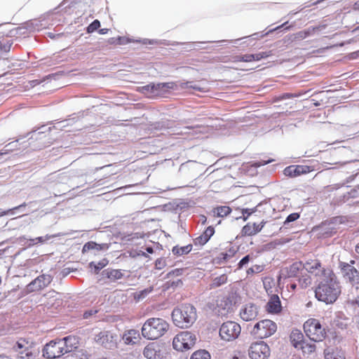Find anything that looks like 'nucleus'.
<instances>
[{
  "label": "nucleus",
  "instance_id": "f257e3e1",
  "mask_svg": "<svg viewBox=\"0 0 359 359\" xmlns=\"http://www.w3.org/2000/svg\"><path fill=\"white\" fill-rule=\"evenodd\" d=\"M341 294V286L332 271H327L315 290V297L326 304H333Z\"/></svg>",
  "mask_w": 359,
  "mask_h": 359
},
{
  "label": "nucleus",
  "instance_id": "f03ea898",
  "mask_svg": "<svg viewBox=\"0 0 359 359\" xmlns=\"http://www.w3.org/2000/svg\"><path fill=\"white\" fill-rule=\"evenodd\" d=\"M196 308L189 304H182L173 309L172 319L175 326L180 328L190 327L196 320Z\"/></svg>",
  "mask_w": 359,
  "mask_h": 359
},
{
  "label": "nucleus",
  "instance_id": "7ed1b4c3",
  "mask_svg": "<svg viewBox=\"0 0 359 359\" xmlns=\"http://www.w3.org/2000/svg\"><path fill=\"white\" fill-rule=\"evenodd\" d=\"M169 324L160 318H151L146 320L142 327L144 338L154 340L162 337L168 330Z\"/></svg>",
  "mask_w": 359,
  "mask_h": 359
},
{
  "label": "nucleus",
  "instance_id": "20e7f679",
  "mask_svg": "<svg viewBox=\"0 0 359 359\" xmlns=\"http://www.w3.org/2000/svg\"><path fill=\"white\" fill-rule=\"evenodd\" d=\"M178 87L182 89L190 88L199 92L206 91L205 87L194 81L158 83H154V97H161L170 90H177Z\"/></svg>",
  "mask_w": 359,
  "mask_h": 359
},
{
  "label": "nucleus",
  "instance_id": "39448f33",
  "mask_svg": "<svg viewBox=\"0 0 359 359\" xmlns=\"http://www.w3.org/2000/svg\"><path fill=\"white\" fill-rule=\"evenodd\" d=\"M304 330L306 336L315 342L322 341L327 335L325 328L316 318L307 320L304 324Z\"/></svg>",
  "mask_w": 359,
  "mask_h": 359
},
{
  "label": "nucleus",
  "instance_id": "423d86ee",
  "mask_svg": "<svg viewBox=\"0 0 359 359\" xmlns=\"http://www.w3.org/2000/svg\"><path fill=\"white\" fill-rule=\"evenodd\" d=\"M344 222L342 217H334L330 220L323 222L316 226L320 237L328 238L335 234L339 229L340 224Z\"/></svg>",
  "mask_w": 359,
  "mask_h": 359
},
{
  "label": "nucleus",
  "instance_id": "0eeeda50",
  "mask_svg": "<svg viewBox=\"0 0 359 359\" xmlns=\"http://www.w3.org/2000/svg\"><path fill=\"white\" fill-rule=\"evenodd\" d=\"M95 341L108 350H114L118 346V337L109 330H102L95 335Z\"/></svg>",
  "mask_w": 359,
  "mask_h": 359
},
{
  "label": "nucleus",
  "instance_id": "6e6552de",
  "mask_svg": "<svg viewBox=\"0 0 359 359\" xmlns=\"http://www.w3.org/2000/svg\"><path fill=\"white\" fill-rule=\"evenodd\" d=\"M196 341L195 334L190 332H182L177 334L172 341L173 348L180 351L190 349Z\"/></svg>",
  "mask_w": 359,
  "mask_h": 359
},
{
  "label": "nucleus",
  "instance_id": "1a4fd4ad",
  "mask_svg": "<svg viewBox=\"0 0 359 359\" xmlns=\"http://www.w3.org/2000/svg\"><path fill=\"white\" fill-rule=\"evenodd\" d=\"M240 325L234 321H226L222 324L219 328V337L225 341H232L236 339L241 334Z\"/></svg>",
  "mask_w": 359,
  "mask_h": 359
},
{
  "label": "nucleus",
  "instance_id": "9d476101",
  "mask_svg": "<svg viewBox=\"0 0 359 359\" xmlns=\"http://www.w3.org/2000/svg\"><path fill=\"white\" fill-rule=\"evenodd\" d=\"M277 330L276 324L269 319L257 323L252 330V333L258 338L264 339L273 334Z\"/></svg>",
  "mask_w": 359,
  "mask_h": 359
},
{
  "label": "nucleus",
  "instance_id": "9b49d317",
  "mask_svg": "<svg viewBox=\"0 0 359 359\" xmlns=\"http://www.w3.org/2000/svg\"><path fill=\"white\" fill-rule=\"evenodd\" d=\"M62 341L55 339L46 344L43 348V356L48 359H55L65 354L63 348Z\"/></svg>",
  "mask_w": 359,
  "mask_h": 359
},
{
  "label": "nucleus",
  "instance_id": "f8f14e48",
  "mask_svg": "<svg viewBox=\"0 0 359 359\" xmlns=\"http://www.w3.org/2000/svg\"><path fill=\"white\" fill-rule=\"evenodd\" d=\"M339 266L346 281L352 285V290H357L359 284V271L351 264L345 262H340Z\"/></svg>",
  "mask_w": 359,
  "mask_h": 359
},
{
  "label": "nucleus",
  "instance_id": "ddd939ff",
  "mask_svg": "<svg viewBox=\"0 0 359 359\" xmlns=\"http://www.w3.org/2000/svg\"><path fill=\"white\" fill-rule=\"evenodd\" d=\"M251 359H266L270 355V348L263 341L251 344L248 350Z\"/></svg>",
  "mask_w": 359,
  "mask_h": 359
},
{
  "label": "nucleus",
  "instance_id": "4468645a",
  "mask_svg": "<svg viewBox=\"0 0 359 359\" xmlns=\"http://www.w3.org/2000/svg\"><path fill=\"white\" fill-rule=\"evenodd\" d=\"M52 280L53 277L49 274L40 275L26 286V293L41 290L47 287Z\"/></svg>",
  "mask_w": 359,
  "mask_h": 359
},
{
  "label": "nucleus",
  "instance_id": "2eb2a0df",
  "mask_svg": "<svg viewBox=\"0 0 359 359\" xmlns=\"http://www.w3.org/2000/svg\"><path fill=\"white\" fill-rule=\"evenodd\" d=\"M304 270L315 275L316 276H320L323 278L325 276L327 271H332L328 268H325L322 266L320 262L318 259H309L303 264Z\"/></svg>",
  "mask_w": 359,
  "mask_h": 359
},
{
  "label": "nucleus",
  "instance_id": "dca6fc26",
  "mask_svg": "<svg viewBox=\"0 0 359 359\" xmlns=\"http://www.w3.org/2000/svg\"><path fill=\"white\" fill-rule=\"evenodd\" d=\"M259 314V307L252 303L243 306L240 311V316L245 321L255 320Z\"/></svg>",
  "mask_w": 359,
  "mask_h": 359
},
{
  "label": "nucleus",
  "instance_id": "f3484780",
  "mask_svg": "<svg viewBox=\"0 0 359 359\" xmlns=\"http://www.w3.org/2000/svg\"><path fill=\"white\" fill-rule=\"evenodd\" d=\"M313 169L309 165H292L284 169V175L289 177H297L303 174L311 172Z\"/></svg>",
  "mask_w": 359,
  "mask_h": 359
},
{
  "label": "nucleus",
  "instance_id": "a211bd4d",
  "mask_svg": "<svg viewBox=\"0 0 359 359\" xmlns=\"http://www.w3.org/2000/svg\"><path fill=\"white\" fill-rule=\"evenodd\" d=\"M266 311L269 313L277 314L282 310L281 302L277 294H272L266 306Z\"/></svg>",
  "mask_w": 359,
  "mask_h": 359
},
{
  "label": "nucleus",
  "instance_id": "6ab92c4d",
  "mask_svg": "<svg viewBox=\"0 0 359 359\" xmlns=\"http://www.w3.org/2000/svg\"><path fill=\"white\" fill-rule=\"evenodd\" d=\"M303 271L304 266L302 262H296L283 270L286 273L287 278H299Z\"/></svg>",
  "mask_w": 359,
  "mask_h": 359
},
{
  "label": "nucleus",
  "instance_id": "aec40b11",
  "mask_svg": "<svg viewBox=\"0 0 359 359\" xmlns=\"http://www.w3.org/2000/svg\"><path fill=\"white\" fill-rule=\"evenodd\" d=\"M359 198V186L352 189L350 191L344 194L336 199L337 203H347L348 205L353 203V199Z\"/></svg>",
  "mask_w": 359,
  "mask_h": 359
},
{
  "label": "nucleus",
  "instance_id": "412c9836",
  "mask_svg": "<svg viewBox=\"0 0 359 359\" xmlns=\"http://www.w3.org/2000/svg\"><path fill=\"white\" fill-rule=\"evenodd\" d=\"M60 339V341H62V344L64 345L62 346L65 353L72 352L78 347L79 339L75 336L69 335Z\"/></svg>",
  "mask_w": 359,
  "mask_h": 359
},
{
  "label": "nucleus",
  "instance_id": "4be33fe9",
  "mask_svg": "<svg viewBox=\"0 0 359 359\" xmlns=\"http://www.w3.org/2000/svg\"><path fill=\"white\" fill-rule=\"evenodd\" d=\"M266 222L264 220L259 224L248 223L242 229V234L243 236H253L259 233L264 228Z\"/></svg>",
  "mask_w": 359,
  "mask_h": 359
},
{
  "label": "nucleus",
  "instance_id": "5701e85b",
  "mask_svg": "<svg viewBox=\"0 0 359 359\" xmlns=\"http://www.w3.org/2000/svg\"><path fill=\"white\" fill-rule=\"evenodd\" d=\"M102 279H109L110 282H115L123 277V273L120 269H106L101 273Z\"/></svg>",
  "mask_w": 359,
  "mask_h": 359
},
{
  "label": "nucleus",
  "instance_id": "b1692460",
  "mask_svg": "<svg viewBox=\"0 0 359 359\" xmlns=\"http://www.w3.org/2000/svg\"><path fill=\"white\" fill-rule=\"evenodd\" d=\"M272 55V51L260 52L255 54H245L239 57L238 60L242 62L259 61L262 59L266 58Z\"/></svg>",
  "mask_w": 359,
  "mask_h": 359
},
{
  "label": "nucleus",
  "instance_id": "393cba45",
  "mask_svg": "<svg viewBox=\"0 0 359 359\" xmlns=\"http://www.w3.org/2000/svg\"><path fill=\"white\" fill-rule=\"evenodd\" d=\"M56 236H60V234L58 235H46L44 236H39L35 238H27L26 236H23L18 238L19 241L20 243L23 242H28L27 246L32 247L34 245L39 244V243H43L46 242L48 240H49L51 238H55ZM26 243H25V244Z\"/></svg>",
  "mask_w": 359,
  "mask_h": 359
},
{
  "label": "nucleus",
  "instance_id": "a878e982",
  "mask_svg": "<svg viewBox=\"0 0 359 359\" xmlns=\"http://www.w3.org/2000/svg\"><path fill=\"white\" fill-rule=\"evenodd\" d=\"M140 339L139 331L133 329L125 331L122 335V339L127 345H133L136 344Z\"/></svg>",
  "mask_w": 359,
  "mask_h": 359
},
{
  "label": "nucleus",
  "instance_id": "bb28decb",
  "mask_svg": "<svg viewBox=\"0 0 359 359\" xmlns=\"http://www.w3.org/2000/svg\"><path fill=\"white\" fill-rule=\"evenodd\" d=\"M143 355L147 359H158L160 358L159 346L154 344L150 343L145 346L143 351Z\"/></svg>",
  "mask_w": 359,
  "mask_h": 359
},
{
  "label": "nucleus",
  "instance_id": "cd10ccee",
  "mask_svg": "<svg viewBox=\"0 0 359 359\" xmlns=\"http://www.w3.org/2000/svg\"><path fill=\"white\" fill-rule=\"evenodd\" d=\"M290 338L292 344L296 348H299L302 344H305L304 334L299 330H293L290 334Z\"/></svg>",
  "mask_w": 359,
  "mask_h": 359
},
{
  "label": "nucleus",
  "instance_id": "c85d7f7f",
  "mask_svg": "<svg viewBox=\"0 0 359 359\" xmlns=\"http://www.w3.org/2000/svg\"><path fill=\"white\" fill-rule=\"evenodd\" d=\"M236 253V250L231 248L226 252H221L218 255V256L215 259L217 264H223L228 261H229L231 258L234 257Z\"/></svg>",
  "mask_w": 359,
  "mask_h": 359
},
{
  "label": "nucleus",
  "instance_id": "c756f323",
  "mask_svg": "<svg viewBox=\"0 0 359 359\" xmlns=\"http://www.w3.org/2000/svg\"><path fill=\"white\" fill-rule=\"evenodd\" d=\"M108 249V245L106 243L98 244L93 241H90L84 244L83 246L82 252H86L91 250H95L97 251L104 250Z\"/></svg>",
  "mask_w": 359,
  "mask_h": 359
},
{
  "label": "nucleus",
  "instance_id": "7c9ffc66",
  "mask_svg": "<svg viewBox=\"0 0 359 359\" xmlns=\"http://www.w3.org/2000/svg\"><path fill=\"white\" fill-rule=\"evenodd\" d=\"M228 302L225 299L217 301L216 307L213 309L214 313L218 316H224L229 311Z\"/></svg>",
  "mask_w": 359,
  "mask_h": 359
},
{
  "label": "nucleus",
  "instance_id": "2f4dec72",
  "mask_svg": "<svg viewBox=\"0 0 359 359\" xmlns=\"http://www.w3.org/2000/svg\"><path fill=\"white\" fill-rule=\"evenodd\" d=\"M324 353L325 359H345L343 353L337 348H326Z\"/></svg>",
  "mask_w": 359,
  "mask_h": 359
},
{
  "label": "nucleus",
  "instance_id": "473e14b6",
  "mask_svg": "<svg viewBox=\"0 0 359 359\" xmlns=\"http://www.w3.org/2000/svg\"><path fill=\"white\" fill-rule=\"evenodd\" d=\"M191 250L192 245L191 244H189L183 247H179L178 245H175L172 248V252L175 255L182 256L189 254L191 251Z\"/></svg>",
  "mask_w": 359,
  "mask_h": 359
},
{
  "label": "nucleus",
  "instance_id": "72a5a7b5",
  "mask_svg": "<svg viewBox=\"0 0 359 359\" xmlns=\"http://www.w3.org/2000/svg\"><path fill=\"white\" fill-rule=\"evenodd\" d=\"M298 283L302 288H306L311 283V278L307 273H302L298 278Z\"/></svg>",
  "mask_w": 359,
  "mask_h": 359
},
{
  "label": "nucleus",
  "instance_id": "f704fd0d",
  "mask_svg": "<svg viewBox=\"0 0 359 359\" xmlns=\"http://www.w3.org/2000/svg\"><path fill=\"white\" fill-rule=\"evenodd\" d=\"M227 281V276L226 274H222L219 276L215 278L212 283L210 285V288L218 287L224 284H225Z\"/></svg>",
  "mask_w": 359,
  "mask_h": 359
},
{
  "label": "nucleus",
  "instance_id": "c9c22d12",
  "mask_svg": "<svg viewBox=\"0 0 359 359\" xmlns=\"http://www.w3.org/2000/svg\"><path fill=\"white\" fill-rule=\"evenodd\" d=\"M231 212V209L229 206H218L214 210V214L219 217L227 216Z\"/></svg>",
  "mask_w": 359,
  "mask_h": 359
},
{
  "label": "nucleus",
  "instance_id": "e433bc0d",
  "mask_svg": "<svg viewBox=\"0 0 359 359\" xmlns=\"http://www.w3.org/2000/svg\"><path fill=\"white\" fill-rule=\"evenodd\" d=\"M190 359H210V354L205 350H199L194 352Z\"/></svg>",
  "mask_w": 359,
  "mask_h": 359
},
{
  "label": "nucleus",
  "instance_id": "4c0bfd02",
  "mask_svg": "<svg viewBox=\"0 0 359 359\" xmlns=\"http://www.w3.org/2000/svg\"><path fill=\"white\" fill-rule=\"evenodd\" d=\"M108 264V261L105 259L102 261L95 263L92 262L90 263V267L91 269H94L95 273H97L101 269H102L107 264Z\"/></svg>",
  "mask_w": 359,
  "mask_h": 359
},
{
  "label": "nucleus",
  "instance_id": "58836bf2",
  "mask_svg": "<svg viewBox=\"0 0 359 359\" xmlns=\"http://www.w3.org/2000/svg\"><path fill=\"white\" fill-rule=\"evenodd\" d=\"M299 217H300V215H299V213H297V212H293V213L290 214L286 217L285 222H283V225L280 228V229H282L283 228L287 229L290 223L297 220L299 218Z\"/></svg>",
  "mask_w": 359,
  "mask_h": 359
},
{
  "label": "nucleus",
  "instance_id": "ea45409f",
  "mask_svg": "<svg viewBox=\"0 0 359 359\" xmlns=\"http://www.w3.org/2000/svg\"><path fill=\"white\" fill-rule=\"evenodd\" d=\"M299 348L302 349L304 353H311L316 350V345L313 343H308L305 341Z\"/></svg>",
  "mask_w": 359,
  "mask_h": 359
},
{
  "label": "nucleus",
  "instance_id": "a19ab883",
  "mask_svg": "<svg viewBox=\"0 0 359 359\" xmlns=\"http://www.w3.org/2000/svg\"><path fill=\"white\" fill-rule=\"evenodd\" d=\"M316 29V28H309L306 30L299 32L296 34L295 38L297 39H304L307 36H310L312 32Z\"/></svg>",
  "mask_w": 359,
  "mask_h": 359
},
{
  "label": "nucleus",
  "instance_id": "79ce46f5",
  "mask_svg": "<svg viewBox=\"0 0 359 359\" xmlns=\"http://www.w3.org/2000/svg\"><path fill=\"white\" fill-rule=\"evenodd\" d=\"M142 92L148 97H154V83L142 86Z\"/></svg>",
  "mask_w": 359,
  "mask_h": 359
},
{
  "label": "nucleus",
  "instance_id": "37998d69",
  "mask_svg": "<svg viewBox=\"0 0 359 359\" xmlns=\"http://www.w3.org/2000/svg\"><path fill=\"white\" fill-rule=\"evenodd\" d=\"M25 206H26V203H22V204H21V205H20L18 206H16V207H15L13 208L8 210H0V217L4 216V215H8V214L14 215L15 210H20L22 208H25Z\"/></svg>",
  "mask_w": 359,
  "mask_h": 359
},
{
  "label": "nucleus",
  "instance_id": "c03bdc74",
  "mask_svg": "<svg viewBox=\"0 0 359 359\" xmlns=\"http://www.w3.org/2000/svg\"><path fill=\"white\" fill-rule=\"evenodd\" d=\"M16 146H17L16 142H11V143L6 144L0 151V156L9 153L10 151L14 150L15 147H16Z\"/></svg>",
  "mask_w": 359,
  "mask_h": 359
},
{
  "label": "nucleus",
  "instance_id": "a18cd8bd",
  "mask_svg": "<svg viewBox=\"0 0 359 359\" xmlns=\"http://www.w3.org/2000/svg\"><path fill=\"white\" fill-rule=\"evenodd\" d=\"M32 352L26 348L24 351H19L18 358L20 359H32Z\"/></svg>",
  "mask_w": 359,
  "mask_h": 359
},
{
  "label": "nucleus",
  "instance_id": "49530a36",
  "mask_svg": "<svg viewBox=\"0 0 359 359\" xmlns=\"http://www.w3.org/2000/svg\"><path fill=\"white\" fill-rule=\"evenodd\" d=\"M100 27V22L98 20L93 21L87 27V32L92 33Z\"/></svg>",
  "mask_w": 359,
  "mask_h": 359
},
{
  "label": "nucleus",
  "instance_id": "de8ad7c7",
  "mask_svg": "<svg viewBox=\"0 0 359 359\" xmlns=\"http://www.w3.org/2000/svg\"><path fill=\"white\" fill-rule=\"evenodd\" d=\"M257 208H254L252 209L250 208H244L241 210V212L243 215V219L244 221H246L248 218L255 212H256Z\"/></svg>",
  "mask_w": 359,
  "mask_h": 359
},
{
  "label": "nucleus",
  "instance_id": "09e8293b",
  "mask_svg": "<svg viewBox=\"0 0 359 359\" xmlns=\"http://www.w3.org/2000/svg\"><path fill=\"white\" fill-rule=\"evenodd\" d=\"M214 233H215L214 228L212 226H210L204 231V232L202 233V235L204 237V238L206 239L207 241H208L210 240V238L213 236Z\"/></svg>",
  "mask_w": 359,
  "mask_h": 359
},
{
  "label": "nucleus",
  "instance_id": "8fccbe9b",
  "mask_svg": "<svg viewBox=\"0 0 359 359\" xmlns=\"http://www.w3.org/2000/svg\"><path fill=\"white\" fill-rule=\"evenodd\" d=\"M264 267L262 265H255L252 267H250L248 269L247 273L249 274H253V273H258L263 271Z\"/></svg>",
  "mask_w": 359,
  "mask_h": 359
},
{
  "label": "nucleus",
  "instance_id": "3c124183",
  "mask_svg": "<svg viewBox=\"0 0 359 359\" xmlns=\"http://www.w3.org/2000/svg\"><path fill=\"white\" fill-rule=\"evenodd\" d=\"M347 304L353 306L357 305L359 307V296L355 297L353 295L348 294Z\"/></svg>",
  "mask_w": 359,
  "mask_h": 359
},
{
  "label": "nucleus",
  "instance_id": "603ef678",
  "mask_svg": "<svg viewBox=\"0 0 359 359\" xmlns=\"http://www.w3.org/2000/svg\"><path fill=\"white\" fill-rule=\"evenodd\" d=\"M251 260V257L250 255H245L244 257H243L241 261L238 262V269H242L244 266H245L246 264H248L249 263V262Z\"/></svg>",
  "mask_w": 359,
  "mask_h": 359
},
{
  "label": "nucleus",
  "instance_id": "864d4df0",
  "mask_svg": "<svg viewBox=\"0 0 359 359\" xmlns=\"http://www.w3.org/2000/svg\"><path fill=\"white\" fill-rule=\"evenodd\" d=\"M206 243H208V241L204 238L202 234L194 239V243L195 245L202 246Z\"/></svg>",
  "mask_w": 359,
  "mask_h": 359
},
{
  "label": "nucleus",
  "instance_id": "5fc2aeb1",
  "mask_svg": "<svg viewBox=\"0 0 359 359\" xmlns=\"http://www.w3.org/2000/svg\"><path fill=\"white\" fill-rule=\"evenodd\" d=\"M166 265L165 260L163 258L157 259L155 262V267L156 269L161 270Z\"/></svg>",
  "mask_w": 359,
  "mask_h": 359
},
{
  "label": "nucleus",
  "instance_id": "6e6d98bb",
  "mask_svg": "<svg viewBox=\"0 0 359 359\" xmlns=\"http://www.w3.org/2000/svg\"><path fill=\"white\" fill-rule=\"evenodd\" d=\"M183 271H184L183 269H173V270L170 271L169 273H168L167 277L170 278L171 276H180L182 275Z\"/></svg>",
  "mask_w": 359,
  "mask_h": 359
},
{
  "label": "nucleus",
  "instance_id": "4d7b16f0",
  "mask_svg": "<svg viewBox=\"0 0 359 359\" xmlns=\"http://www.w3.org/2000/svg\"><path fill=\"white\" fill-rule=\"evenodd\" d=\"M97 313V310L96 309H89L86 311L83 314V318L84 319H88L90 317L95 315Z\"/></svg>",
  "mask_w": 359,
  "mask_h": 359
},
{
  "label": "nucleus",
  "instance_id": "13d9d810",
  "mask_svg": "<svg viewBox=\"0 0 359 359\" xmlns=\"http://www.w3.org/2000/svg\"><path fill=\"white\" fill-rule=\"evenodd\" d=\"M152 291V288L150 287V288H148V289H145L142 291L140 292V294H139L138 296V298H144L148 294H149Z\"/></svg>",
  "mask_w": 359,
  "mask_h": 359
},
{
  "label": "nucleus",
  "instance_id": "bf43d9fd",
  "mask_svg": "<svg viewBox=\"0 0 359 359\" xmlns=\"http://www.w3.org/2000/svg\"><path fill=\"white\" fill-rule=\"evenodd\" d=\"M273 160L272 159H269L267 161H258L257 162L255 163V165L256 167H260V166H262V165H266L271 162H272Z\"/></svg>",
  "mask_w": 359,
  "mask_h": 359
},
{
  "label": "nucleus",
  "instance_id": "052dcab7",
  "mask_svg": "<svg viewBox=\"0 0 359 359\" xmlns=\"http://www.w3.org/2000/svg\"><path fill=\"white\" fill-rule=\"evenodd\" d=\"M205 42H191L187 43V46L191 49H196L199 47V44L205 43Z\"/></svg>",
  "mask_w": 359,
  "mask_h": 359
},
{
  "label": "nucleus",
  "instance_id": "680f3d73",
  "mask_svg": "<svg viewBox=\"0 0 359 359\" xmlns=\"http://www.w3.org/2000/svg\"><path fill=\"white\" fill-rule=\"evenodd\" d=\"M24 344L22 341H17L16 344L14 346V349L16 351H20V350L24 348Z\"/></svg>",
  "mask_w": 359,
  "mask_h": 359
},
{
  "label": "nucleus",
  "instance_id": "e2e57ef3",
  "mask_svg": "<svg viewBox=\"0 0 359 359\" xmlns=\"http://www.w3.org/2000/svg\"><path fill=\"white\" fill-rule=\"evenodd\" d=\"M11 45H12V43H7L6 44H4V45L1 44L0 48L4 51L7 52V51L10 50Z\"/></svg>",
  "mask_w": 359,
  "mask_h": 359
},
{
  "label": "nucleus",
  "instance_id": "0e129e2a",
  "mask_svg": "<svg viewBox=\"0 0 359 359\" xmlns=\"http://www.w3.org/2000/svg\"><path fill=\"white\" fill-rule=\"evenodd\" d=\"M357 174H355V175H350L349 177H348L346 180H345V182L342 184V185L345 184H348V183H350L352 181H353V180L355 179V177Z\"/></svg>",
  "mask_w": 359,
  "mask_h": 359
},
{
  "label": "nucleus",
  "instance_id": "69168bd1",
  "mask_svg": "<svg viewBox=\"0 0 359 359\" xmlns=\"http://www.w3.org/2000/svg\"><path fill=\"white\" fill-rule=\"evenodd\" d=\"M287 23V22H285V23H283V24H282L281 25H280V26H278V27H276L275 29H273L269 30V31L268 32H266L265 34H262V35H261V37H263L264 36L267 35L269 32H273L274 30H277V29H280V28L283 27H284Z\"/></svg>",
  "mask_w": 359,
  "mask_h": 359
},
{
  "label": "nucleus",
  "instance_id": "338daca9",
  "mask_svg": "<svg viewBox=\"0 0 359 359\" xmlns=\"http://www.w3.org/2000/svg\"><path fill=\"white\" fill-rule=\"evenodd\" d=\"M147 42L149 43V44H156L157 43V41H154V40H149V39H144L143 40V43L144 44H147Z\"/></svg>",
  "mask_w": 359,
  "mask_h": 359
},
{
  "label": "nucleus",
  "instance_id": "774afa93",
  "mask_svg": "<svg viewBox=\"0 0 359 359\" xmlns=\"http://www.w3.org/2000/svg\"><path fill=\"white\" fill-rule=\"evenodd\" d=\"M353 10H359V0H357L353 6Z\"/></svg>",
  "mask_w": 359,
  "mask_h": 359
}]
</instances>
